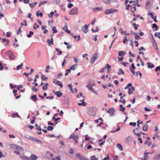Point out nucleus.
Instances as JSON below:
<instances>
[{"label":"nucleus","mask_w":160,"mask_h":160,"mask_svg":"<svg viewBox=\"0 0 160 160\" xmlns=\"http://www.w3.org/2000/svg\"><path fill=\"white\" fill-rule=\"evenodd\" d=\"M88 115L90 116H94L96 113V110L95 108H90L89 109Z\"/></svg>","instance_id":"nucleus-1"},{"label":"nucleus","mask_w":160,"mask_h":160,"mask_svg":"<svg viewBox=\"0 0 160 160\" xmlns=\"http://www.w3.org/2000/svg\"><path fill=\"white\" fill-rule=\"evenodd\" d=\"M117 12V10L114 9H107L105 11V14H113L116 13Z\"/></svg>","instance_id":"nucleus-2"},{"label":"nucleus","mask_w":160,"mask_h":160,"mask_svg":"<svg viewBox=\"0 0 160 160\" xmlns=\"http://www.w3.org/2000/svg\"><path fill=\"white\" fill-rule=\"evenodd\" d=\"M78 9L77 8H74L70 12L69 14L71 15H74L78 14Z\"/></svg>","instance_id":"nucleus-3"},{"label":"nucleus","mask_w":160,"mask_h":160,"mask_svg":"<svg viewBox=\"0 0 160 160\" xmlns=\"http://www.w3.org/2000/svg\"><path fill=\"white\" fill-rule=\"evenodd\" d=\"M9 58L11 59H14L15 58L13 53L10 50H8L7 52Z\"/></svg>","instance_id":"nucleus-4"},{"label":"nucleus","mask_w":160,"mask_h":160,"mask_svg":"<svg viewBox=\"0 0 160 160\" xmlns=\"http://www.w3.org/2000/svg\"><path fill=\"white\" fill-rule=\"evenodd\" d=\"M98 58V53L97 52H96L94 54H93L92 57V59L91 60V63H93L95 61L97 60Z\"/></svg>","instance_id":"nucleus-5"},{"label":"nucleus","mask_w":160,"mask_h":160,"mask_svg":"<svg viewBox=\"0 0 160 160\" xmlns=\"http://www.w3.org/2000/svg\"><path fill=\"white\" fill-rule=\"evenodd\" d=\"M89 24L85 25L84 27L82 28V31L85 33H87L88 31V28L89 26Z\"/></svg>","instance_id":"nucleus-6"},{"label":"nucleus","mask_w":160,"mask_h":160,"mask_svg":"<svg viewBox=\"0 0 160 160\" xmlns=\"http://www.w3.org/2000/svg\"><path fill=\"white\" fill-rule=\"evenodd\" d=\"M94 85V83H92V84H89L88 85L86 86V87L88 88V89L90 91L92 92H93L94 93H95L96 94L97 93L95 92V91H94V90L93 88H92V86Z\"/></svg>","instance_id":"nucleus-7"},{"label":"nucleus","mask_w":160,"mask_h":160,"mask_svg":"<svg viewBox=\"0 0 160 160\" xmlns=\"http://www.w3.org/2000/svg\"><path fill=\"white\" fill-rule=\"evenodd\" d=\"M114 109L113 108L109 109L108 111V112L109 113L111 116H112L114 115Z\"/></svg>","instance_id":"nucleus-8"},{"label":"nucleus","mask_w":160,"mask_h":160,"mask_svg":"<svg viewBox=\"0 0 160 160\" xmlns=\"http://www.w3.org/2000/svg\"><path fill=\"white\" fill-rule=\"evenodd\" d=\"M83 98V99L80 100V102H82L81 103H78V104L79 106L82 105L83 106H85L86 105V103L85 102H84V96H82Z\"/></svg>","instance_id":"nucleus-9"},{"label":"nucleus","mask_w":160,"mask_h":160,"mask_svg":"<svg viewBox=\"0 0 160 160\" xmlns=\"http://www.w3.org/2000/svg\"><path fill=\"white\" fill-rule=\"evenodd\" d=\"M12 147L13 148H16L18 151H24L23 148L19 146L18 147L17 146L15 145H12Z\"/></svg>","instance_id":"nucleus-10"},{"label":"nucleus","mask_w":160,"mask_h":160,"mask_svg":"<svg viewBox=\"0 0 160 160\" xmlns=\"http://www.w3.org/2000/svg\"><path fill=\"white\" fill-rule=\"evenodd\" d=\"M20 158L23 160H30L29 158L27 157L25 155H20Z\"/></svg>","instance_id":"nucleus-11"},{"label":"nucleus","mask_w":160,"mask_h":160,"mask_svg":"<svg viewBox=\"0 0 160 160\" xmlns=\"http://www.w3.org/2000/svg\"><path fill=\"white\" fill-rule=\"evenodd\" d=\"M135 90V88L133 87H131L130 88H129L128 93L129 95L132 93Z\"/></svg>","instance_id":"nucleus-12"},{"label":"nucleus","mask_w":160,"mask_h":160,"mask_svg":"<svg viewBox=\"0 0 160 160\" xmlns=\"http://www.w3.org/2000/svg\"><path fill=\"white\" fill-rule=\"evenodd\" d=\"M30 159L32 160H36L38 158V157L34 154H32L30 157Z\"/></svg>","instance_id":"nucleus-13"},{"label":"nucleus","mask_w":160,"mask_h":160,"mask_svg":"<svg viewBox=\"0 0 160 160\" xmlns=\"http://www.w3.org/2000/svg\"><path fill=\"white\" fill-rule=\"evenodd\" d=\"M79 136L78 135H75L74 134H72L70 136L69 138V139H72V138H74L75 139L76 138H78Z\"/></svg>","instance_id":"nucleus-14"},{"label":"nucleus","mask_w":160,"mask_h":160,"mask_svg":"<svg viewBox=\"0 0 160 160\" xmlns=\"http://www.w3.org/2000/svg\"><path fill=\"white\" fill-rule=\"evenodd\" d=\"M148 126L147 123H145L144 124L142 127V130L143 131H145L148 130Z\"/></svg>","instance_id":"nucleus-15"},{"label":"nucleus","mask_w":160,"mask_h":160,"mask_svg":"<svg viewBox=\"0 0 160 160\" xmlns=\"http://www.w3.org/2000/svg\"><path fill=\"white\" fill-rule=\"evenodd\" d=\"M126 52L124 51H120L118 52V55L119 56H124L126 54Z\"/></svg>","instance_id":"nucleus-16"},{"label":"nucleus","mask_w":160,"mask_h":160,"mask_svg":"<svg viewBox=\"0 0 160 160\" xmlns=\"http://www.w3.org/2000/svg\"><path fill=\"white\" fill-rule=\"evenodd\" d=\"M147 64L148 65V68H154V65L151 62H148Z\"/></svg>","instance_id":"nucleus-17"},{"label":"nucleus","mask_w":160,"mask_h":160,"mask_svg":"<svg viewBox=\"0 0 160 160\" xmlns=\"http://www.w3.org/2000/svg\"><path fill=\"white\" fill-rule=\"evenodd\" d=\"M31 99L34 101H36L37 100V98L36 95H33L30 97Z\"/></svg>","instance_id":"nucleus-18"},{"label":"nucleus","mask_w":160,"mask_h":160,"mask_svg":"<svg viewBox=\"0 0 160 160\" xmlns=\"http://www.w3.org/2000/svg\"><path fill=\"white\" fill-rule=\"evenodd\" d=\"M47 42L49 45H50V44H51L52 45H53V40L52 38H51V40H50L49 39H48L47 40Z\"/></svg>","instance_id":"nucleus-19"},{"label":"nucleus","mask_w":160,"mask_h":160,"mask_svg":"<svg viewBox=\"0 0 160 160\" xmlns=\"http://www.w3.org/2000/svg\"><path fill=\"white\" fill-rule=\"evenodd\" d=\"M53 82L56 84L57 85L60 86L61 88H62L63 87L62 84L60 81H58L56 83H55L54 81H53Z\"/></svg>","instance_id":"nucleus-20"},{"label":"nucleus","mask_w":160,"mask_h":160,"mask_svg":"<svg viewBox=\"0 0 160 160\" xmlns=\"http://www.w3.org/2000/svg\"><path fill=\"white\" fill-rule=\"evenodd\" d=\"M92 9L93 11H101L103 10V8L102 7H96L93 8Z\"/></svg>","instance_id":"nucleus-21"},{"label":"nucleus","mask_w":160,"mask_h":160,"mask_svg":"<svg viewBox=\"0 0 160 160\" xmlns=\"http://www.w3.org/2000/svg\"><path fill=\"white\" fill-rule=\"evenodd\" d=\"M55 94L57 95V96L58 97H60L62 95V93L60 91L56 92Z\"/></svg>","instance_id":"nucleus-22"},{"label":"nucleus","mask_w":160,"mask_h":160,"mask_svg":"<svg viewBox=\"0 0 160 160\" xmlns=\"http://www.w3.org/2000/svg\"><path fill=\"white\" fill-rule=\"evenodd\" d=\"M38 3L37 2H34V3H29V5L31 8H33Z\"/></svg>","instance_id":"nucleus-23"},{"label":"nucleus","mask_w":160,"mask_h":160,"mask_svg":"<svg viewBox=\"0 0 160 160\" xmlns=\"http://www.w3.org/2000/svg\"><path fill=\"white\" fill-rule=\"evenodd\" d=\"M77 65H78L77 64H74L73 65H72L70 67V68L71 70H74L76 69V68L75 67V66H77Z\"/></svg>","instance_id":"nucleus-24"},{"label":"nucleus","mask_w":160,"mask_h":160,"mask_svg":"<svg viewBox=\"0 0 160 160\" xmlns=\"http://www.w3.org/2000/svg\"><path fill=\"white\" fill-rule=\"evenodd\" d=\"M33 141L38 142L42 144H43V142L42 141H41L40 140L38 139L37 138H33Z\"/></svg>","instance_id":"nucleus-25"},{"label":"nucleus","mask_w":160,"mask_h":160,"mask_svg":"<svg viewBox=\"0 0 160 160\" xmlns=\"http://www.w3.org/2000/svg\"><path fill=\"white\" fill-rule=\"evenodd\" d=\"M149 154H151L150 153L145 152L144 154V158H145V159L147 160L148 158V155Z\"/></svg>","instance_id":"nucleus-26"},{"label":"nucleus","mask_w":160,"mask_h":160,"mask_svg":"<svg viewBox=\"0 0 160 160\" xmlns=\"http://www.w3.org/2000/svg\"><path fill=\"white\" fill-rule=\"evenodd\" d=\"M117 147L120 150L122 151L123 150V148L120 144H118L117 145Z\"/></svg>","instance_id":"nucleus-27"},{"label":"nucleus","mask_w":160,"mask_h":160,"mask_svg":"<svg viewBox=\"0 0 160 160\" xmlns=\"http://www.w3.org/2000/svg\"><path fill=\"white\" fill-rule=\"evenodd\" d=\"M132 33H133L135 36V38L136 40H139L140 39V38L136 33L132 32Z\"/></svg>","instance_id":"nucleus-28"},{"label":"nucleus","mask_w":160,"mask_h":160,"mask_svg":"<svg viewBox=\"0 0 160 160\" xmlns=\"http://www.w3.org/2000/svg\"><path fill=\"white\" fill-rule=\"evenodd\" d=\"M68 86L69 87L71 92H73V89H72V85L70 83L69 84H68Z\"/></svg>","instance_id":"nucleus-29"},{"label":"nucleus","mask_w":160,"mask_h":160,"mask_svg":"<svg viewBox=\"0 0 160 160\" xmlns=\"http://www.w3.org/2000/svg\"><path fill=\"white\" fill-rule=\"evenodd\" d=\"M25 137L28 139H29V140H31L32 141H33V138H34V137H31L30 136H28V135L26 136Z\"/></svg>","instance_id":"nucleus-30"},{"label":"nucleus","mask_w":160,"mask_h":160,"mask_svg":"<svg viewBox=\"0 0 160 160\" xmlns=\"http://www.w3.org/2000/svg\"><path fill=\"white\" fill-rule=\"evenodd\" d=\"M52 31L53 33H56L58 32V31L56 29V28L55 26L52 28Z\"/></svg>","instance_id":"nucleus-31"},{"label":"nucleus","mask_w":160,"mask_h":160,"mask_svg":"<svg viewBox=\"0 0 160 160\" xmlns=\"http://www.w3.org/2000/svg\"><path fill=\"white\" fill-rule=\"evenodd\" d=\"M119 107L120 108V111L123 112L125 110V107H123V106L122 105H119Z\"/></svg>","instance_id":"nucleus-32"},{"label":"nucleus","mask_w":160,"mask_h":160,"mask_svg":"<svg viewBox=\"0 0 160 160\" xmlns=\"http://www.w3.org/2000/svg\"><path fill=\"white\" fill-rule=\"evenodd\" d=\"M119 72H118V74L119 75H121V73H122V74L124 75V72L122 70V68H120L119 69Z\"/></svg>","instance_id":"nucleus-33"},{"label":"nucleus","mask_w":160,"mask_h":160,"mask_svg":"<svg viewBox=\"0 0 160 160\" xmlns=\"http://www.w3.org/2000/svg\"><path fill=\"white\" fill-rule=\"evenodd\" d=\"M129 137H128V138H126L125 139L124 142L127 144H128L129 142V139H130Z\"/></svg>","instance_id":"nucleus-34"},{"label":"nucleus","mask_w":160,"mask_h":160,"mask_svg":"<svg viewBox=\"0 0 160 160\" xmlns=\"http://www.w3.org/2000/svg\"><path fill=\"white\" fill-rule=\"evenodd\" d=\"M12 118H14L15 117H18L19 118L20 116L18 115V114L17 113H12Z\"/></svg>","instance_id":"nucleus-35"},{"label":"nucleus","mask_w":160,"mask_h":160,"mask_svg":"<svg viewBox=\"0 0 160 160\" xmlns=\"http://www.w3.org/2000/svg\"><path fill=\"white\" fill-rule=\"evenodd\" d=\"M23 64L22 63H21L20 65H18L16 68V69L17 70H19L20 69H21L22 68Z\"/></svg>","instance_id":"nucleus-36"},{"label":"nucleus","mask_w":160,"mask_h":160,"mask_svg":"<svg viewBox=\"0 0 160 160\" xmlns=\"http://www.w3.org/2000/svg\"><path fill=\"white\" fill-rule=\"evenodd\" d=\"M35 126L36 127V129H38L39 131H41L42 130V128L40 127H38V125L37 124H36Z\"/></svg>","instance_id":"nucleus-37"},{"label":"nucleus","mask_w":160,"mask_h":160,"mask_svg":"<svg viewBox=\"0 0 160 160\" xmlns=\"http://www.w3.org/2000/svg\"><path fill=\"white\" fill-rule=\"evenodd\" d=\"M36 15L38 17L39 16H40L41 17H42L43 15V14L42 12L39 13L38 11L36 12Z\"/></svg>","instance_id":"nucleus-38"},{"label":"nucleus","mask_w":160,"mask_h":160,"mask_svg":"<svg viewBox=\"0 0 160 160\" xmlns=\"http://www.w3.org/2000/svg\"><path fill=\"white\" fill-rule=\"evenodd\" d=\"M62 29L63 30L65 31L66 32H67L68 33H70V31L68 30V28L67 27L63 28Z\"/></svg>","instance_id":"nucleus-39"},{"label":"nucleus","mask_w":160,"mask_h":160,"mask_svg":"<svg viewBox=\"0 0 160 160\" xmlns=\"http://www.w3.org/2000/svg\"><path fill=\"white\" fill-rule=\"evenodd\" d=\"M152 45L154 48H155V49L156 50H158V48L157 44L156 42H154V43L153 44H152Z\"/></svg>","instance_id":"nucleus-40"},{"label":"nucleus","mask_w":160,"mask_h":160,"mask_svg":"<svg viewBox=\"0 0 160 160\" xmlns=\"http://www.w3.org/2000/svg\"><path fill=\"white\" fill-rule=\"evenodd\" d=\"M33 34V32L32 31H30L29 32V34H28L27 35V37L28 38H31L32 37V35Z\"/></svg>","instance_id":"nucleus-41"},{"label":"nucleus","mask_w":160,"mask_h":160,"mask_svg":"<svg viewBox=\"0 0 160 160\" xmlns=\"http://www.w3.org/2000/svg\"><path fill=\"white\" fill-rule=\"evenodd\" d=\"M90 159L91 160H98V158H96L94 156H92L90 157Z\"/></svg>","instance_id":"nucleus-42"},{"label":"nucleus","mask_w":160,"mask_h":160,"mask_svg":"<svg viewBox=\"0 0 160 160\" xmlns=\"http://www.w3.org/2000/svg\"><path fill=\"white\" fill-rule=\"evenodd\" d=\"M39 26L37 24V23L34 24V26L33 27V28L34 29H36V28H39Z\"/></svg>","instance_id":"nucleus-43"},{"label":"nucleus","mask_w":160,"mask_h":160,"mask_svg":"<svg viewBox=\"0 0 160 160\" xmlns=\"http://www.w3.org/2000/svg\"><path fill=\"white\" fill-rule=\"evenodd\" d=\"M80 159V160H88L86 158L83 156H81Z\"/></svg>","instance_id":"nucleus-44"},{"label":"nucleus","mask_w":160,"mask_h":160,"mask_svg":"<svg viewBox=\"0 0 160 160\" xmlns=\"http://www.w3.org/2000/svg\"><path fill=\"white\" fill-rule=\"evenodd\" d=\"M60 118H55L54 117H53L52 118L53 120L55 121V122L57 121H58L59 120Z\"/></svg>","instance_id":"nucleus-45"},{"label":"nucleus","mask_w":160,"mask_h":160,"mask_svg":"<svg viewBox=\"0 0 160 160\" xmlns=\"http://www.w3.org/2000/svg\"><path fill=\"white\" fill-rule=\"evenodd\" d=\"M155 36L158 38L160 39V32H155Z\"/></svg>","instance_id":"nucleus-46"},{"label":"nucleus","mask_w":160,"mask_h":160,"mask_svg":"<svg viewBox=\"0 0 160 160\" xmlns=\"http://www.w3.org/2000/svg\"><path fill=\"white\" fill-rule=\"evenodd\" d=\"M47 78L44 75H43L42 77V81H45L47 80Z\"/></svg>","instance_id":"nucleus-47"},{"label":"nucleus","mask_w":160,"mask_h":160,"mask_svg":"<svg viewBox=\"0 0 160 160\" xmlns=\"http://www.w3.org/2000/svg\"><path fill=\"white\" fill-rule=\"evenodd\" d=\"M158 27L157 25L156 24L153 23L152 24V28H156V30H158Z\"/></svg>","instance_id":"nucleus-48"},{"label":"nucleus","mask_w":160,"mask_h":160,"mask_svg":"<svg viewBox=\"0 0 160 160\" xmlns=\"http://www.w3.org/2000/svg\"><path fill=\"white\" fill-rule=\"evenodd\" d=\"M53 129V127L49 126L47 128L48 130L49 131H52Z\"/></svg>","instance_id":"nucleus-49"},{"label":"nucleus","mask_w":160,"mask_h":160,"mask_svg":"<svg viewBox=\"0 0 160 160\" xmlns=\"http://www.w3.org/2000/svg\"><path fill=\"white\" fill-rule=\"evenodd\" d=\"M111 0H103V2L107 4H108L110 3Z\"/></svg>","instance_id":"nucleus-50"},{"label":"nucleus","mask_w":160,"mask_h":160,"mask_svg":"<svg viewBox=\"0 0 160 160\" xmlns=\"http://www.w3.org/2000/svg\"><path fill=\"white\" fill-rule=\"evenodd\" d=\"M146 144H148V146H149L151 145L152 144L151 142H148L147 141H146L145 142V144L146 145Z\"/></svg>","instance_id":"nucleus-51"},{"label":"nucleus","mask_w":160,"mask_h":160,"mask_svg":"<svg viewBox=\"0 0 160 160\" xmlns=\"http://www.w3.org/2000/svg\"><path fill=\"white\" fill-rule=\"evenodd\" d=\"M148 15H150L152 18L153 19L154 17H153V13L152 12H148Z\"/></svg>","instance_id":"nucleus-52"},{"label":"nucleus","mask_w":160,"mask_h":160,"mask_svg":"<svg viewBox=\"0 0 160 160\" xmlns=\"http://www.w3.org/2000/svg\"><path fill=\"white\" fill-rule=\"evenodd\" d=\"M160 157V154L159 155H156L154 157V159L155 160H158V158Z\"/></svg>","instance_id":"nucleus-53"},{"label":"nucleus","mask_w":160,"mask_h":160,"mask_svg":"<svg viewBox=\"0 0 160 160\" xmlns=\"http://www.w3.org/2000/svg\"><path fill=\"white\" fill-rule=\"evenodd\" d=\"M128 40L127 39V37L126 36H124L123 37V43H125Z\"/></svg>","instance_id":"nucleus-54"},{"label":"nucleus","mask_w":160,"mask_h":160,"mask_svg":"<svg viewBox=\"0 0 160 160\" xmlns=\"http://www.w3.org/2000/svg\"><path fill=\"white\" fill-rule=\"evenodd\" d=\"M129 54L130 56H131L134 57H135V55L134 54H132V52L131 51H129Z\"/></svg>","instance_id":"nucleus-55"},{"label":"nucleus","mask_w":160,"mask_h":160,"mask_svg":"<svg viewBox=\"0 0 160 160\" xmlns=\"http://www.w3.org/2000/svg\"><path fill=\"white\" fill-rule=\"evenodd\" d=\"M121 33H122V34H123V33H125V35H130V33H127L126 32V31H122L121 32Z\"/></svg>","instance_id":"nucleus-56"},{"label":"nucleus","mask_w":160,"mask_h":160,"mask_svg":"<svg viewBox=\"0 0 160 160\" xmlns=\"http://www.w3.org/2000/svg\"><path fill=\"white\" fill-rule=\"evenodd\" d=\"M111 67L108 64H107V66L105 67V69H110L111 68Z\"/></svg>","instance_id":"nucleus-57"},{"label":"nucleus","mask_w":160,"mask_h":160,"mask_svg":"<svg viewBox=\"0 0 160 160\" xmlns=\"http://www.w3.org/2000/svg\"><path fill=\"white\" fill-rule=\"evenodd\" d=\"M32 91H34L35 92H37L38 90V89L37 88H36L35 86H33L32 87Z\"/></svg>","instance_id":"nucleus-58"},{"label":"nucleus","mask_w":160,"mask_h":160,"mask_svg":"<svg viewBox=\"0 0 160 160\" xmlns=\"http://www.w3.org/2000/svg\"><path fill=\"white\" fill-rule=\"evenodd\" d=\"M129 125L131 126L132 125L134 127L136 125V123L135 122H130L129 123Z\"/></svg>","instance_id":"nucleus-59"},{"label":"nucleus","mask_w":160,"mask_h":160,"mask_svg":"<svg viewBox=\"0 0 160 160\" xmlns=\"http://www.w3.org/2000/svg\"><path fill=\"white\" fill-rule=\"evenodd\" d=\"M22 32L21 30V27H20L19 29L18 30L17 32V34H19L20 32Z\"/></svg>","instance_id":"nucleus-60"},{"label":"nucleus","mask_w":160,"mask_h":160,"mask_svg":"<svg viewBox=\"0 0 160 160\" xmlns=\"http://www.w3.org/2000/svg\"><path fill=\"white\" fill-rule=\"evenodd\" d=\"M74 150L72 148H70L69 150V152L70 154H73V153Z\"/></svg>","instance_id":"nucleus-61"},{"label":"nucleus","mask_w":160,"mask_h":160,"mask_svg":"<svg viewBox=\"0 0 160 160\" xmlns=\"http://www.w3.org/2000/svg\"><path fill=\"white\" fill-rule=\"evenodd\" d=\"M160 70V66L157 67L155 69V71L156 72Z\"/></svg>","instance_id":"nucleus-62"},{"label":"nucleus","mask_w":160,"mask_h":160,"mask_svg":"<svg viewBox=\"0 0 160 160\" xmlns=\"http://www.w3.org/2000/svg\"><path fill=\"white\" fill-rule=\"evenodd\" d=\"M134 69H130V70L132 74L133 75H134L135 73V72L134 70Z\"/></svg>","instance_id":"nucleus-63"},{"label":"nucleus","mask_w":160,"mask_h":160,"mask_svg":"<svg viewBox=\"0 0 160 160\" xmlns=\"http://www.w3.org/2000/svg\"><path fill=\"white\" fill-rule=\"evenodd\" d=\"M73 6V4L71 3H69L68 5V8H71Z\"/></svg>","instance_id":"nucleus-64"}]
</instances>
